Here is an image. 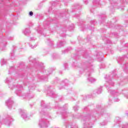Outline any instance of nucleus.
<instances>
[{
  "mask_svg": "<svg viewBox=\"0 0 128 128\" xmlns=\"http://www.w3.org/2000/svg\"><path fill=\"white\" fill-rule=\"evenodd\" d=\"M30 16H33L34 15V12H30Z\"/></svg>",
  "mask_w": 128,
  "mask_h": 128,
  "instance_id": "obj_1",
  "label": "nucleus"
}]
</instances>
